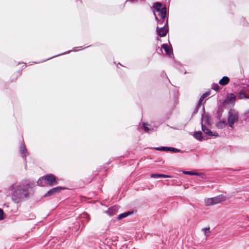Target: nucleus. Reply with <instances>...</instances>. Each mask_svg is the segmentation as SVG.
<instances>
[{"label": "nucleus", "instance_id": "nucleus-31", "mask_svg": "<svg viewBox=\"0 0 249 249\" xmlns=\"http://www.w3.org/2000/svg\"><path fill=\"white\" fill-rule=\"evenodd\" d=\"M138 0H127L126 2H136Z\"/></svg>", "mask_w": 249, "mask_h": 249}, {"label": "nucleus", "instance_id": "nucleus-11", "mask_svg": "<svg viewBox=\"0 0 249 249\" xmlns=\"http://www.w3.org/2000/svg\"><path fill=\"white\" fill-rule=\"evenodd\" d=\"M162 48L164 50L166 53L169 56L172 53V49L167 45L164 44L162 45Z\"/></svg>", "mask_w": 249, "mask_h": 249}, {"label": "nucleus", "instance_id": "nucleus-22", "mask_svg": "<svg viewBox=\"0 0 249 249\" xmlns=\"http://www.w3.org/2000/svg\"><path fill=\"white\" fill-rule=\"evenodd\" d=\"M150 176L151 178H160V176H161V175L158 174H151Z\"/></svg>", "mask_w": 249, "mask_h": 249}, {"label": "nucleus", "instance_id": "nucleus-19", "mask_svg": "<svg viewBox=\"0 0 249 249\" xmlns=\"http://www.w3.org/2000/svg\"><path fill=\"white\" fill-rule=\"evenodd\" d=\"M169 149V147H157L156 148V149L160 151H168Z\"/></svg>", "mask_w": 249, "mask_h": 249}, {"label": "nucleus", "instance_id": "nucleus-33", "mask_svg": "<svg viewBox=\"0 0 249 249\" xmlns=\"http://www.w3.org/2000/svg\"><path fill=\"white\" fill-rule=\"evenodd\" d=\"M37 184L38 185H41V179H39L38 181H37Z\"/></svg>", "mask_w": 249, "mask_h": 249}, {"label": "nucleus", "instance_id": "nucleus-7", "mask_svg": "<svg viewBox=\"0 0 249 249\" xmlns=\"http://www.w3.org/2000/svg\"><path fill=\"white\" fill-rule=\"evenodd\" d=\"M63 189V188H62L61 187H57L53 188L51 189L50 191H49L47 192V193L44 196L47 197V196L54 195V194L59 192L60 191H61Z\"/></svg>", "mask_w": 249, "mask_h": 249}, {"label": "nucleus", "instance_id": "nucleus-30", "mask_svg": "<svg viewBox=\"0 0 249 249\" xmlns=\"http://www.w3.org/2000/svg\"><path fill=\"white\" fill-rule=\"evenodd\" d=\"M209 94H210L209 92H206V93L203 94L202 96H204L205 98L207 96H208V95H209Z\"/></svg>", "mask_w": 249, "mask_h": 249}, {"label": "nucleus", "instance_id": "nucleus-5", "mask_svg": "<svg viewBox=\"0 0 249 249\" xmlns=\"http://www.w3.org/2000/svg\"><path fill=\"white\" fill-rule=\"evenodd\" d=\"M160 21H158V25L157 28V34L160 36H164L166 35L168 32L167 27H166L167 25V20H166L163 26L161 25L160 27Z\"/></svg>", "mask_w": 249, "mask_h": 249}, {"label": "nucleus", "instance_id": "nucleus-24", "mask_svg": "<svg viewBox=\"0 0 249 249\" xmlns=\"http://www.w3.org/2000/svg\"><path fill=\"white\" fill-rule=\"evenodd\" d=\"M3 218V211L0 208V220H2Z\"/></svg>", "mask_w": 249, "mask_h": 249}, {"label": "nucleus", "instance_id": "nucleus-29", "mask_svg": "<svg viewBox=\"0 0 249 249\" xmlns=\"http://www.w3.org/2000/svg\"><path fill=\"white\" fill-rule=\"evenodd\" d=\"M213 89L216 91L218 90L219 89V86L217 85H215V86H213Z\"/></svg>", "mask_w": 249, "mask_h": 249}, {"label": "nucleus", "instance_id": "nucleus-17", "mask_svg": "<svg viewBox=\"0 0 249 249\" xmlns=\"http://www.w3.org/2000/svg\"><path fill=\"white\" fill-rule=\"evenodd\" d=\"M202 231H204V234L207 237L209 236V233L210 232V228L209 227L207 228H203L202 229Z\"/></svg>", "mask_w": 249, "mask_h": 249}, {"label": "nucleus", "instance_id": "nucleus-6", "mask_svg": "<svg viewBox=\"0 0 249 249\" xmlns=\"http://www.w3.org/2000/svg\"><path fill=\"white\" fill-rule=\"evenodd\" d=\"M42 178L44 179L46 181L47 184L50 186L56 185L57 184L56 181V178L53 174L47 175L43 177Z\"/></svg>", "mask_w": 249, "mask_h": 249}, {"label": "nucleus", "instance_id": "nucleus-25", "mask_svg": "<svg viewBox=\"0 0 249 249\" xmlns=\"http://www.w3.org/2000/svg\"><path fill=\"white\" fill-rule=\"evenodd\" d=\"M20 152L22 154H23L24 152L26 151V148L24 146H21L20 149Z\"/></svg>", "mask_w": 249, "mask_h": 249}, {"label": "nucleus", "instance_id": "nucleus-14", "mask_svg": "<svg viewBox=\"0 0 249 249\" xmlns=\"http://www.w3.org/2000/svg\"><path fill=\"white\" fill-rule=\"evenodd\" d=\"M202 133L201 131H197L195 132L194 136L196 139L201 141L203 139L202 136Z\"/></svg>", "mask_w": 249, "mask_h": 249}, {"label": "nucleus", "instance_id": "nucleus-21", "mask_svg": "<svg viewBox=\"0 0 249 249\" xmlns=\"http://www.w3.org/2000/svg\"><path fill=\"white\" fill-rule=\"evenodd\" d=\"M183 173L185 175H197V173H193L192 172H189V171H184L183 172Z\"/></svg>", "mask_w": 249, "mask_h": 249}, {"label": "nucleus", "instance_id": "nucleus-2", "mask_svg": "<svg viewBox=\"0 0 249 249\" xmlns=\"http://www.w3.org/2000/svg\"><path fill=\"white\" fill-rule=\"evenodd\" d=\"M154 15L156 16L155 12L159 13L158 16H166L167 8L165 5L159 2H155L152 6Z\"/></svg>", "mask_w": 249, "mask_h": 249}, {"label": "nucleus", "instance_id": "nucleus-15", "mask_svg": "<svg viewBox=\"0 0 249 249\" xmlns=\"http://www.w3.org/2000/svg\"><path fill=\"white\" fill-rule=\"evenodd\" d=\"M132 213V212H125L124 213H121L117 216V219L118 220H120L123 218L128 216V215L131 214Z\"/></svg>", "mask_w": 249, "mask_h": 249}, {"label": "nucleus", "instance_id": "nucleus-13", "mask_svg": "<svg viewBox=\"0 0 249 249\" xmlns=\"http://www.w3.org/2000/svg\"><path fill=\"white\" fill-rule=\"evenodd\" d=\"M229 81L230 79L229 77L224 76L219 80V84L221 85L225 86L229 83Z\"/></svg>", "mask_w": 249, "mask_h": 249}, {"label": "nucleus", "instance_id": "nucleus-26", "mask_svg": "<svg viewBox=\"0 0 249 249\" xmlns=\"http://www.w3.org/2000/svg\"><path fill=\"white\" fill-rule=\"evenodd\" d=\"M205 98V97L203 96H201L199 99V103H198V105L200 106L201 103H202V102L203 101V100H204V99Z\"/></svg>", "mask_w": 249, "mask_h": 249}, {"label": "nucleus", "instance_id": "nucleus-12", "mask_svg": "<svg viewBox=\"0 0 249 249\" xmlns=\"http://www.w3.org/2000/svg\"><path fill=\"white\" fill-rule=\"evenodd\" d=\"M235 96L233 94H231L227 97L225 101L228 103L233 104L235 102Z\"/></svg>", "mask_w": 249, "mask_h": 249}, {"label": "nucleus", "instance_id": "nucleus-32", "mask_svg": "<svg viewBox=\"0 0 249 249\" xmlns=\"http://www.w3.org/2000/svg\"><path fill=\"white\" fill-rule=\"evenodd\" d=\"M86 218L87 219L88 221H89V219H90L89 215V214H86Z\"/></svg>", "mask_w": 249, "mask_h": 249}, {"label": "nucleus", "instance_id": "nucleus-1", "mask_svg": "<svg viewBox=\"0 0 249 249\" xmlns=\"http://www.w3.org/2000/svg\"><path fill=\"white\" fill-rule=\"evenodd\" d=\"M21 186L18 185H12L10 187L11 190H14L12 199L15 203L20 202L24 198L28 196L29 194L27 187Z\"/></svg>", "mask_w": 249, "mask_h": 249}, {"label": "nucleus", "instance_id": "nucleus-10", "mask_svg": "<svg viewBox=\"0 0 249 249\" xmlns=\"http://www.w3.org/2000/svg\"><path fill=\"white\" fill-rule=\"evenodd\" d=\"M167 17H155V18L157 21V23H158V21H160V27L161 25L162 26H164L166 20H168Z\"/></svg>", "mask_w": 249, "mask_h": 249}, {"label": "nucleus", "instance_id": "nucleus-9", "mask_svg": "<svg viewBox=\"0 0 249 249\" xmlns=\"http://www.w3.org/2000/svg\"><path fill=\"white\" fill-rule=\"evenodd\" d=\"M118 210V207L117 206H113L109 209L106 212L110 216H113L115 214Z\"/></svg>", "mask_w": 249, "mask_h": 249}, {"label": "nucleus", "instance_id": "nucleus-20", "mask_svg": "<svg viewBox=\"0 0 249 249\" xmlns=\"http://www.w3.org/2000/svg\"><path fill=\"white\" fill-rule=\"evenodd\" d=\"M168 151H172L175 153L180 152V150L176 149L174 147H169Z\"/></svg>", "mask_w": 249, "mask_h": 249}, {"label": "nucleus", "instance_id": "nucleus-8", "mask_svg": "<svg viewBox=\"0 0 249 249\" xmlns=\"http://www.w3.org/2000/svg\"><path fill=\"white\" fill-rule=\"evenodd\" d=\"M202 129L204 133L211 136H217L218 135L215 132L211 131L209 128H207L206 126L203 125V123L201 124Z\"/></svg>", "mask_w": 249, "mask_h": 249}, {"label": "nucleus", "instance_id": "nucleus-4", "mask_svg": "<svg viewBox=\"0 0 249 249\" xmlns=\"http://www.w3.org/2000/svg\"><path fill=\"white\" fill-rule=\"evenodd\" d=\"M239 115L237 111L233 109H231L229 111L228 122L229 126L233 128V125L238 121Z\"/></svg>", "mask_w": 249, "mask_h": 249}, {"label": "nucleus", "instance_id": "nucleus-3", "mask_svg": "<svg viewBox=\"0 0 249 249\" xmlns=\"http://www.w3.org/2000/svg\"><path fill=\"white\" fill-rule=\"evenodd\" d=\"M225 200H226V197L221 195L213 197L206 198L204 200V202L205 205L208 206L218 204Z\"/></svg>", "mask_w": 249, "mask_h": 249}, {"label": "nucleus", "instance_id": "nucleus-34", "mask_svg": "<svg viewBox=\"0 0 249 249\" xmlns=\"http://www.w3.org/2000/svg\"><path fill=\"white\" fill-rule=\"evenodd\" d=\"M204 119H205V118H204V117H203V118H202V122H203V121H204Z\"/></svg>", "mask_w": 249, "mask_h": 249}, {"label": "nucleus", "instance_id": "nucleus-16", "mask_svg": "<svg viewBox=\"0 0 249 249\" xmlns=\"http://www.w3.org/2000/svg\"><path fill=\"white\" fill-rule=\"evenodd\" d=\"M227 124L225 121H220L217 124V127L218 128L222 129L226 126Z\"/></svg>", "mask_w": 249, "mask_h": 249}, {"label": "nucleus", "instance_id": "nucleus-27", "mask_svg": "<svg viewBox=\"0 0 249 249\" xmlns=\"http://www.w3.org/2000/svg\"><path fill=\"white\" fill-rule=\"evenodd\" d=\"M161 175V176H160V177H162V178H171L172 177L170 176H168V175H163V174H160Z\"/></svg>", "mask_w": 249, "mask_h": 249}, {"label": "nucleus", "instance_id": "nucleus-18", "mask_svg": "<svg viewBox=\"0 0 249 249\" xmlns=\"http://www.w3.org/2000/svg\"><path fill=\"white\" fill-rule=\"evenodd\" d=\"M238 97V98L240 99H243L247 98L246 94L245 93V92L243 91H241L239 92Z\"/></svg>", "mask_w": 249, "mask_h": 249}, {"label": "nucleus", "instance_id": "nucleus-23", "mask_svg": "<svg viewBox=\"0 0 249 249\" xmlns=\"http://www.w3.org/2000/svg\"><path fill=\"white\" fill-rule=\"evenodd\" d=\"M143 128L145 132H149L151 131V129L148 128L145 124H143Z\"/></svg>", "mask_w": 249, "mask_h": 249}, {"label": "nucleus", "instance_id": "nucleus-28", "mask_svg": "<svg viewBox=\"0 0 249 249\" xmlns=\"http://www.w3.org/2000/svg\"><path fill=\"white\" fill-rule=\"evenodd\" d=\"M206 123L208 125H211V120L209 118H207V120L206 121Z\"/></svg>", "mask_w": 249, "mask_h": 249}]
</instances>
